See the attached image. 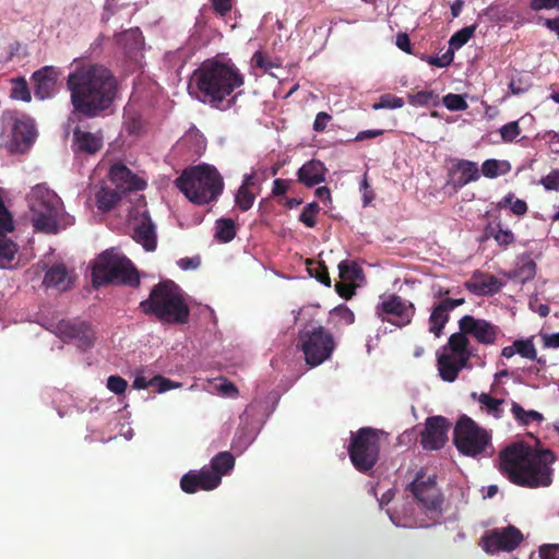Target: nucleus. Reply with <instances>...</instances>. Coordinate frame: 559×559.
Segmentation results:
<instances>
[{
	"label": "nucleus",
	"instance_id": "nucleus-55",
	"mask_svg": "<svg viewBox=\"0 0 559 559\" xmlns=\"http://www.w3.org/2000/svg\"><path fill=\"white\" fill-rule=\"evenodd\" d=\"M454 52L448 49L441 57L427 56L425 60L430 64L438 68H444L453 62Z\"/></svg>",
	"mask_w": 559,
	"mask_h": 559
},
{
	"label": "nucleus",
	"instance_id": "nucleus-27",
	"mask_svg": "<svg viewBox=\"0 0 559 559\" xmlns=\"http://www.w3.org/2000/svg\"><path fill=\"white\" fill-rule=\"evenodd\" d=\"M467 364H463L461 358L444 352L438 356V370L441 379L447 382H453L460 371L465 368Z\"/></svg>",
	"mask_w": 559,
	"mask_h": 559
},
{
	"label": "nucleus",
	"instance_id": "nucleus-64",
	"mask_svg": "<svg viewBox=\"0 0 559 559\" xmlns=\"http://www.w3.org/2000/svg\"><path fill=\"white\" fill-rule=\"evenodd\" d=\"M212 7L216 13L225 16L231 11L233 0H211Z\"/></svg>",
	"mask_w": 559,
	"mask_h": 559
},
{
	"label": "nucleus",
	"instance_id": "nucleus-18",
	"mask_svg": "<svg viewBox=\"0 0 559 559\" xmlns=\"http://www.w3.org/2000/svg\"><path fill=\"white\" fill-rule=\"evenodd\" d=\"M450 421L443 416H431L426 420L425 430L421 432L420 444L425 450H439L448 440Z\"/></svg>",
	"mask_w": 559,
	"mask_h": 559
},
{
	"label": "nucleus",
	"instance_id": "nucleus-40",
	"mask_svg": "<svg viewBox=\"0 0 559 559\" xmlns=\"http://www.w3.org/2000/svg\"><path fill=\"white\" fill-rule=\"evenodd\" d=\"M477 25L473 24L455 32L449 40V49L455 52L462 48L474 36Z\"/></svg>",
	"mask_w": 559,
	"mask_h": 559
},
{
	"label": "nucleus",
	"instance_id": "nucleus-32",
	"mask_svg": "<svg viewBox=\"0 0 559 559\" xmlns=\"http://www.w3.org/2000/svg\"><path fill=\"white\" fill-rule=\"evenodd\" d=\"M535 274L536 263L530 257H523L510 274V278L524 284L532 281Z\"/></svg>",
	"mask_w": 559,
	"mask_h": 559
},
{
	"label": "nucleus",
	"instance_id": "nucleus-53",
	"mask_svg": "<svg viewBox=\"0 0 559 559\" xmlns=\"http://www.w3.org/2000/svg\"><path fill=\"white\" fill-rule=\"evenodd\" d=\"M13 229V217L4 205L3 199L0 195V230L12 231Z\"/></svg>",
	"mask_w": 559,
	"mask_h": 559
},
{
	"label": "nucleus",
	"instance_id": "nucleus-58",
	"mask_svg": "<svg viewBox=\"0 0 559 559\" xmlns=\"http://www.w3.org/2000/svg\"><path fill=\"white\" fill-rule=\"evenodd\" d=\"M530 8L533 11H542V10H559V0H531Z\"/></svg>",
	"mask_w": 559,
	"mask_h": 559
},
{
	"label": "nucleus",
	"instance_id": "nucleus-63",
	"mask_svg": "<svg viewBox=\"0 0 559 559\" xmlns=\"http://www.w3.org/2000/svg\"><path fill=\"white\" fill-rule=\"evenodd\" d=\"M335 289L337 294L345 299H350L355 294V286L349 282L342 281L336 283Z\"/></svg>",
	"mask_w": 559,
	"mask_h": 559
},
{
	"label": "nucleus",
	"instance_id": "nucleus-13",
	"mask_svg": "<svg viewBox=\"0 0 559 559\" xmlns=\"http://www.w3.org/2000/svg\"><path fill=\"white\" fill-rule=\"evenodd\" d=\"M64 343L75 344L81 350L91 348L96 340L92 325L79 318L62 319L46 326Z\"/></svg>",
	"mask_w": 559,
	"mask_h": 559
},
{
	"label": "nucleus",
	"instance_id": "nucleus-48",
	"mask_svg": "<svg viewBox=\"0 0 559 559\" xmlns=\"http://www.w3.org/2000/svg\"><path fill=\"white\" fill-rule=\"evenodd\" d=\"M254 200L255 194L252 191L246 189L245 187H239L235 197V203L242 212L250 210L254 203Z\"/></svg>",
	"mask_w": 559,
	"mask_h": 559
},
{
	"label": "nucleus",
	"instance_id": "nucleus-57",
	"mask_svg": "<svg viewBox=\"0 0 559 559\" xmlns=\"http://www.w3.org/2000/svg\"><path fill=\"white\" fill-rule=\"evenodd\" d=\"M540 559H559V544H544L539 547Z\"/></svg>",
	"mask_w": 559,
	"mask_h": 559
},
{
	"label": "nucleus",
	"instance_id": "nucleus-62",
	"mask_svg": "<svg viewBox=\"0 0 559 559\" xmlns=\"http://www.w3.org/2000/svg\"><path fill=\"white\" fill-rule=\"evenodd\" d=\"M252 61L257 67L263 69L265 72H270L272 68L277 67V64L270 61L261 51H257L253 55Z\"/></svg>",
	"mask_w": 559,
	"mask_h": 559
},
{
	"label": "nucleus",
	"instance_id": "nucleus-54",
	"mask_svg": "<svg viewBox=\"0 0 559 559\" xmlns=\"http://www.w3.org/2000/svg\"><path fill=\"white\" fill-rule=\"evenodd\" d=\"M521 133V129L518 121H511L500 129L501 139L504 142H512Z\"/></svg>",
	"mask_w": 559,
	"mask_h": 559
},
{
	"label": "nucleus",
	"instance_id": "nucleus-5",
	"mask_svg": "<svg viewBox=\"0 0 559 559\" xmlns=\"http://www.w3.org/2000/svg\"><path fill=\"white\" fill-rule=\"evenodd\" d=\"M175 183L187 199L198 205L216 201L224 189L223 177L207 164L186 168Z\"/></svg>",
	"mask_w": 559,
	"mask_h": 559
},
{
	"label": "nucleus",
	"instance_id": "nucleus-30",
	"mask_svg": "<svg viewBox=\"0 0 559 559\" xmlns=\"http://www.w3.org/2000/svg\"><path fill=\"white\" fill-rule=\"evenodd\" d=\"M464 286L467 290L478 296L493 294L499 290V282L493 275L481 276L479 278L474 277L465 282Z\"/></svg>",
	"mask_w": 559,
	"mask_h": 559
},
{
	"label": "nucleus",
	"instance_id": "nucleus-11",
	"mask_svg": "<svg viewBox=\"0 0 559 559\" xmlns=\"http://www.w3.org/2000/svg\"><path fill=\"white\" fill-rule=\"evenodd\" d=\"M299 346L307 365L317 367L332 356L336 344L332 333L323 326H317L299 333Z\"/></svg>",
	"mask_w": 559,
	"mask_h": 559
},
{
	"label": "nucleus",
	"instance_id": "nucleus-14",
	"mask_svg": "<svg viewBox=\"0 0 559 559\" xmlns=\"http://www.w3.org/2000/svg\"><path fill=\"white\" fill-rule=\"evenodd\" d=\"M523 539L524 536L518 527L508 525L487 531L481 537V547L487 554L509 552L518 548Z\"/></svg>",
	"mask_w": 559,
	"mask_h": 559
},
{
	"label": "nucleus",
	"instance_id": "nucleus-59",
	"mask_svg": "<svg viewBox=\"0 0 559 559\" xmlns=\"http://www.w3.org/2000/svg\"><path fill=\"white\" fill-rule=\"evenodd\" d=\"M153 383L157 388L159 393L166 392L170 389L179 388L181 384L177 382H173L169 379L164 378L163 376L153 377Z\"/></svg>",
	"mask_w": 559,
	"mask_h": 559
},
{
	"label": "nucleus",
	"instance_id": "nucleus-39",
	"mask_svg": "<svg viewBox=\"0 0 559 559\" xmlns=\"http://www.w3.org/2000/svg\"><path fill=\"white\" fill-rule=\"evenodd\" d=\"M511 412L518 423L523 426H528L532 421L540 423L544 419V416L540 413L536 411H525L516 402H512Z\"/></svg>",
	"mask_w": 559,
	"mask_h": 559
},
{
	"label": "nucleus",
	"instance_id": "nucleus-56",
	"mask_svg": "<svg viewBox=\"0 0 559 559\" xmlns=\"http://www.w3.org/2000/svg\"><path fill=\"white\" fill-rule=\"evenodd\" d=\"M128 382L120 376H110L107 379V389L112 393L120 395L126 392Z\"/></svg>",
	"mask_w": 559,
	"mask_h": 559
},
{
	"label": "nucleus",
	"instance_id": "nucleus-37",
	"mask_svg": "<svg viewBox=\"0 0 559 559\" xmlns=\"http://www.w3.org/2000/svg\"><path fill=\"white\" fill-rule=\"evenodd\" d=\"M236 225L231 218H219L215 223V238L223 243L231 241L236 237Z\"/></svg>",
	"mask_w": 559,
	"mask_h": 559
},
{
	"label": "nucleus",
	"instance_id": "nucleus-17",
	"mask_svg": "<svg viewBox=\"0 0 559 559\" xmlns=\"http://www.w3.org/2000/svg\"><path fill=\"white\" fill-rule=\"evenodd\" d=\"M10 136L9 153L25 152L36 138L34 121L29 118H19L16 112L12 111Z\"/></svg>",
	"mask_w": 559,
	"mask_h": 559
},
{
	"label": "nucleus",
	"instance_id": "nucleus-6",
	"mask_svg": "<svg viewBox=\"0 0 559 559\" xmlns=\"http://www.w3.org/2000/svg\"><path fill=\"white\" fill-rule=\"evenodd\" d=\"M92 281L95 287L115 283L131 287L140 285V276L132 262L114 250L100 253L92 269Z\"/></svg>",
	"mask_w": 559,
	"mask_h": 559
},
{
	"label": "nucleus",
	"instance_id": "nucleus-36",
	"mask_svg": "<svg viewBox=\"0 0 559 559\" xmlns=\"http://www.w3.org/2000/svg\"><path fill=\"white\" fill-rule=\"evenodd\" d=\"M95 198L97 207L102 212H109L120 201L119 192L108 187H102Z\"/></svg>",
	"mask_w": 559,
	"mask_h": 559
},
{
	"label": "nucleus",
	"instance_id": "nucleus-4",
	"mask_svg": "<svg viewBox=\"0 0 559 559\" xmlns=\"http://www.w3.org/2000/svg\"><path fill=\"white\" fill-rule=\"evenodd\" d=\"M140 309L162 323L185 324L190 317L180 287L170 280L154 285L148 298L140 302Z\"/></svg>",
	"mask_w": 559,
	"mask_h": 559
},
{
	"label": "nucleus",
	"instance_id": "nucleus-8",
	"mask_svg": "<svg viewBox=\"0 0 559 559\" xmlns=\"http://www.w3.org/2000/svg\"><path fill=\"white\" fill-rule=\"evenodd\" d=\"M383 435L382 430L371 427H362L350 433L347 452L358 472L368 473L377 465L380 459V438Z\"/></svg>",
	"mask_w": 559,
	"mask_h": 559
},
{
	"label": "nucleus",
	"instance_id": "nucleus-41",
	"mask_svg": "<svg viewBox=\"0 0 559 559\" xmlns=\"http://www.w3.org/2000/svg\"><path fill=\"white\" fill-rule=\"evenodd\" d=\"M340 277L344 282L354 283L361 274L362 270L355 261L344 260L338 264Z\"/></svg>",
	"mask_w": 559,
	"mask_h": 559
},
{
	"label": "nucleus",
	"instance_id": "nucleus-24",
	"mask_svg": "<svg viewBox=\"0 0 559 559\" xmlns=\"http://www.w3.org/2000/svg\"><path fill=\"white\" fill-rule=\"evenodd\" d=\"M109 179L122 191H139L146 186L145 181L134 175L126 165L114 164L109 169Z\"/></svg>",
	"mask_w": 559,
	"mask_h": 559
},
{
	"label": "nucleus",
	"instance_id": "nucleus-43",
	"mask_svg": "<svg viewBox=\"0 0 559 559\" xmlns=\"http://www.w3.org/2000/svg\"><path fill=\"white\" fill-rule=\"evenodd\" d=\"M439 100L438 94L433 91H419L408 95V102L413 106L437 105Z\"/></svg>",
	"mask_w": 559,
	"mask_h": 559
},
{
	"label": "nucleus",
	"instance_id": "nucleus-1",
	"mask_svg": "<svg viewBox=\"0 0 559 559\" xmlns=\"http://www.w3.org/2000/svg\"><path fill=\"white\" fill-rule=\"evenodd\" d=\"M67 88L73 114L92 119L112 106L118 96V80L102 64H84L69 73Z\"/></svg>",
	"mask_w": 559,
	"mask_h": 559
},
{
	"label": "nucleus",
	"instance_id": "nucleus-50",
	"mask_svg": "<svg viewBox=\"0 0 559 559\" xmlns=\"http://www.w3.org/2000/svg\"><path fill=\"white\" fill-rule=\"evenodd\" d=\"M443 105L449 109L453 111H461L465 110L468 105L464 97L459 94L449 93L443 97Z\"/></svg>",
	"mask_w": 559,
	"mask_h": 559
},
{
	"label": "nucleus",
	"instance_id": "nucleus-20",
	"mask_svg": "<svg viewBox=\"0 0 559 559\" xmlns=\"http://www.w3.org/2000/svg\"><path fill=\"white\" fill-rule=\"evenodd\" d=\"M465 304L464 298H443L433 304L429 317V331L439 337L450 319V311Z\"/></svg>",
	"mask_w": 559,
	"mask_h": 559
},
{
	"label": "nucleus",
	"instance_id": "nucleus-61",
	"mask_svg": "<svg viewBox=\"0 0 559 559\" xmlns=\"http://www.w3.org/2000/svg\"><path fill=\"white\" fill-rule=\"evenodd\" d=\"M332 120V116L325 111H320L313 121V130L316 132H323L328 123Z\"/></svg>",
	"mask_w": 559,
	"mask_h": 559
},
{
	"label": "nucleus",
	"instance_id": "nucleus-60",
	"mask_svg": "<svg viewBox=\"0 0 559 559\" xmlns=\"http://www.w3.org/2000/svg\"><path fill=\"white\" fill-rule=\"evenodd\" d=\"M542 185L546 190H559V170H552L546 177L542 178Z\"/></svg>",
	"mask_w": 559,
	"mask_h": 559
},
{
	"label": "nucleus",
	"instance_id": "nucleus-35",
	"mask_svg": "<svg viewBox=\"0 0 559 559\" xmlns=\"http://www.w3.org/2000/svg\"><path fill=\"white\" fill-rule=\"evenodd\" d=\"M485 236L493 238L498 246L507 248L515 241V236L510 229H503L501 224H488L485 228Z\"/></svg>",
	"mask_w": 559,
	"mask_h": 559
},
{
	"label": "nucleus",
	"instance_id": "nucleus-16",
	"mask_svg": "<svg viewBox=\"0 0 559 559\" xmlns=\"http://www.w3.org/2000/svg\"><path fill=\"white\" fill-rule=\"evenodd\" d=\"M132 238L146 251H154L157 246L156 228L147 211L133 210L130 213Z\"/></svg>",
	"mask_w": 559,
	"mask_h": 559
},
{
	"label": "nucleus",
	"instance_id": "nucleus-38",
	"mask_svg": "<svg viewBox=\"0 0 559 559\" xmlns=\"http://www.w3.org/2000/svg\"><path fill=\"white\" fill-rule=\"evenodd\" d=\"M510 164L507 160H498L495 158L486 159L481 165V174L486 178H497L510 171Z\"/></svg>",
	"mask_w": 559,
	"mask_h": 559
},
{
	"label": "nucleus",
	"instance_id": "nucleus-12",
	"mask_svg": "<svg viewBox=\"0 0 559 559\" xmlns=\"http://www.w3.org/2000/svg\"><path fill=\"white\" fill-rule=\"evenodd\" d=\"M376 316L382 321L405 328L413 322L416 314L415 305L397 294L381 295L376 306Z\"/></svg>",
	"mask_w": 559,
	"mask_h": 559
},
{
	"label": "nucleus",
	"instance_id": "nucleus-10",
	"mask_svg": "<svg viewBox=\"0 0 559 559\" xmlns=\"http://www.w3.org/2000/svg\"><path fill=\"white\" fill-rule=\"evenodd\" d=\"M32 223L37 231L56 234L58 231V215L60 199L55 192L37 189L29 199Z\"/></svg>",
	"mask_w": 559,
	"mask_h": 559
},
{
	"label": "nucleus",
	"instance_id": "nucleus-29",
	"mask_svg": "<svg viewBox=\"0 0 559 559\" xmlns=\"http://www.w3.org/2000/svg\"><path fill=\"white\" fill-rule=\"evenodd\" d=\"M471 396L472 399L478 401V403L480 404V411L483 413L496 419H501L503 417V404L506 403V400L496 399L491 396L489 393L477 394L476 392H473Z\"/></svg>",
	"mask_w": 559,
	"mask_h": 559
},
{
	"label": "nucleus",
	"instance_id": "nucleus-42",
	"mask_svg": "<svg viewBox=\"0 0 559 559\" xmlns=\"http://www.w3.org/2000/svg\"><path fill=\"white\" fill-rule=\"evenodd\" d=\"M123 118V124L129 134L138 135L142 132L144 128V121L138 111L126 110Z\"/></svg>",
	"mask_w": 559,
	"mask_h": 559
},
{
	"label": "nucleus",
	"instance_id": "nucleus-2",
	"mask_svg": "<svg viewBox=\"0 0 559 559\" xmlns=\"http://www.w3.org/2000/svg\"><path fill=\"white\" fill-rule=\"evenodd\" d=\"M499 459L501 474L516 486L548 487L552 481L551 465L556 456L551 450H539L520 441L506 447Z\"/></svg>",
	"mask_w": 559,
	"mask_h": 559
},
{
	"label": "nucleus",
	"instance_id": "nucleus-51",
	"mask_svg": "<svg viewBox=\"0 0 559 559\" xmlns=\"http://www.w3.org/2000/svg\"><path fill=\"white\" fill-rule=\"evenodd\" d=\"M516 353L527 359L535 360L537 356L534 343L531 340H518L515 341Z\"/></svg>",
	"mask_w": 559,
	"mask_h": 559
},
{
	"label": "nucleus",
	"instance_id": "nucleus-19",
	"mask_svg": "<svg viewBox=\"0 0 559 559\" xmlns=\"http://www.w3.org/2000/svg\"><path fill=\"white\" fill-rule=\"evenodd\" d=\"M221 485L218 475L212 474L210 469L190 471L180 479V488L186 493H195L199 490H213Z\"/></svg>",
	"mask_w": 559,
	"mask_h": 559
},
{
	"label": "nucleus",
	"instance_id": "nucleus-28",
	"mask_svg": "<svg viewBox=\"0 0 559 559\" xmlns=\"http://www.w3.org/2000/svg\"><path fill=\"white\" fill-rule=\"evenodd\" d=\"M467 336V333H463L462 331L453 333L448 340L447 347H444V352L449 349L450 352L448 354L457 356L461 358L463 364H468V360L472 357V353L468 348L469 340Z\"/></svg>",
	"mask_w": 559,
	"mask_h": 559
},
{
	"label": "nucleus",
	"instance_id": "nucleus-22",
	"mask_svg": "<svg viewBox=\"0 0 559 559\" xmlns=\"http://www.w3.org/2000/svg\"><path fill=\"white\" fill-rule=\"evenodd\" d=\"M449 176L451 177L453 188L461 189L469 182L477 181L480 178V173L475 162L452 158Z\"/></svg>",
	"mask_w": 559,
	"mask_h": 559
},
{
	"label": "nucleus",
	"instance_id": "nucleus-31",
	"mask_svg": "<svg viewBox=\"0 0 559 559\" xmlns=\"http://www.w3.org/2000/svg\"><path fill=\"white\" fill-rule=\"evenodd\" d=\"M117 40L123 46L128 55L140 50L144 44L143 35L138 27L122 32L117 36Z\"/></svg>",
	"mask_w": 559,
	"mask_h": 559
},
{
	"label": "nucleus",
	"instance_id": "nucleus-23",
	"mask_svg": "<svg viewBox=\"0 0 559 559\" xmlns=\"http://www.w3.org/2000/svg\"><path fill=\"white\" fill-rule=\"evenodd\" d=\"M75 277L74 271L69 270L64 263H56L46 271L43 285L46 288L67 292L73 287Z\"/></svg>",
	"mask_w": 559,
	"mask_h": 559
},
{
	"label": "nucleus",
	"instance_id": "nucleus-25",
	"mask_svg": "<svg viewBox=\"0 0 559 559\" xmlns=\"http://www.w3.org/2000/svg\"><path fill=\"white\" fill-rule=\"evenodd\" d=\"M34 94L38 99H46L52 96L58 73L53 67H44L33 73Z\"/></svg>",
	"mask_w": 559,
	"mask_h": 559
},
{
	"label": "nucleus",
	"instance_id": "nucleus-3",
	"mask_svg": "<svg viewBox=\"0 0 559 559\" xmlns=\"http://www.w3.org/2000/svg\"><path fill=\"white\" fill-rule=\"evenodd\" d=\"M192 82L198 88V98L218 108L223 100L243 85L245 78L230 61L207 59L193 71Z\"/></svg>",
	"mask_w": 559,
	"mask_h": 559
},
{
	"label": "nucleus",
	"instance_id": "nucleus-21",
	"mask_svg": "<svg viewBox=\"0 0 559 559\" xmlns=\"http://www.w3.org/2000/svg\"><path fill=\"white\" fill-rule=\"evenodd\" d=\"M103 145L104 138L100 131L93 133L79 127L73 130L71 148L75 156L95 155L103 148Z\"/></svg>",
	"mask_w": 559,
	"mask_h": 559
},
{
	"label": "nucleus",
	"instance_id": "nucleus-52",
	"mask_svg": "<svg viewBox=\"0 0 559 559\" xmlns=\"http://www.w3.org/2000/svg\"><path fill=\"white\" fill-rule=\"evenodd\" d=\"M331 314L333 317L337 318L338 322H341V323H343L345 325L353 324L354 321H355L354 312L348 307H346L344 305L335 307L331 311Z\"/></svg>",
	"mask_w": 559,
	"mask_h": 559
},
{
	"label": "nucleus",
	"instance_id": "nucleus-9",
	"mask_svg": "<svg viewBox=\"0 0 559 559\" xmlns=\"http://www.w3.org/2000/svg\"><path fill=\"white\" fill-rule=\"evenodd\" d=\"M408 490L428 518V522L421 526L429 527L440 523L443 516L444 498L437 486L436 476L426 477L425 473L419 471L409 484Z\"/></svg>",
	"mask_w": 559,
	"mask_h": 559
},
{
	"label": "nucleus",
	"instance_id": "nucleus-7",
	"mask_svg": "<svg viewBox=\"0 0 559 559\" xmlns=\"http://www.w3.org/2000/svg\"><path fill=\"white\" fill-rule=\"evenodd\" d=\"M453 443L457 451L466 456H491L493 447L491 433L481 428L467 415H461L453 430Z\"/></svg>",
	"mask_w": 559,
	"mask_h": 559
},
{
	"label": "nucleus",
	"instance_id": "nucleus-33",
	"mask_svg": "<svg viewBox=\"0 0 559 559\" xmlns=\"http://www.w3.org/2000/svg\"><path fill=\"white\" fill-rule=\"evenodd\" d=\"M8 231L0 230V267H8L17 253V245L7 236Z\"/></svg>",
	"mask_w": 559,
	"mask_h": 559
},
{
	"label": "nucleus",
	"instance_id": "nucleus-47",
	"mask_svg": "<svg viewBox=\"0 0 559 559\" xmlns=\"http://www.w3.org/2000/svg\"><path fill=\"white\" fill-rule=\"evenodd\" d=\"M405 102L402 97L392 95V94H383L380 96L379 102L372 105V109H397L404 106Z\"/></svg>",
	"mask_w": 559,
	"mask_h": 559
},
{
	"label": "nucleus",
	"instance_id": "nucleus-15",
	"mask_svg": "<svg viewBox=\"0 0 559 559\" xmlns=\"http://www.w3.org/2000/svg\"><path fill=\"white\" fill-rule=\"evenodd\" d=\"M459 329L463 333H467L477 343L489 346L497 343L502 335L500 326L485 320L478 319L471 314H465L459 320Z\"/></svg>",
	"mask_w": 559,
	"mask_h": 559
},
{
	"label": "nucleus",
	"instance_id": "nucleus-44",
	"mask_svg": "<svg viewBox=\"0 0 559 559\" xmlns=\"http://www.w3.org/2000/svg\"><path fill=\"white\" fill-rule=\"evenodd\" d=\"M308 272L310 276L314 277L317 281L322 283L323 285L331 287V278L329 275L328 266L324 262H308Z\"/></svg>",
	"mask_w": 559,
	"mask_h": 559
},
{
	"label": "nucleus",
	"instance_id": "nucleus-26",
	"mask_svg": "<svg viewBox=\"0 0 559 559\" xmlns=\"http://www.w3.org/2000/svg\"><path fill=\"white\" fill-rule=\"evenodd\" d=\"M328 169L319 159H311L305 163L297 171L298 181L306 187H314L325 181Z\"/></svg>",
	"mask_w": 559,
	"mask_h": 559
},
{
	"label": "nucleus",
	"instance_id": "nucleus-46",
	"mask_svg": "<svg viewBox=\"0 0 559 559\" xmlns=\"http://www.w3.org/2000/svg\"><path fill=\"white\" fill-rule=\"evenodd\" d=\"M11 97L17 100L29 102L32 99L27 82L24 78L13 80Z\"/></svg>",
	"mask_w": 559,
	"mask_h": 559
},
{
	"label": "nucleus",
	"instance_id": "nucleus-45",
	"mask_svg": "<svg viewBox=\"0 0 559 559\" xmlns=\"http://www.w3.org/2000/svg\"><path fill=\"white\" fill-rule=\"evenodd\" d=\"M12 127V111H4L0 117V147L9 152L10 131Z\"/></svg>",
	"mask_w": 559,
	"mask_h": 559
},
{
	"label": "nucleus",
	"instance_id": "nucleus-34",
	"mask_svg": "<svg viewBox=\"0 0 559 559\" xmlns=\"http://www.w3.org/2000/svg\"><path fill=\"white\" fill-rule=\"evenodd\" d=\"M235 466V457L228 451H223L216 454L211 461V472L214 475H218L222 480V476L229 473Z\"/></svg>",
	"mask_w": 559,
	"mask_h": 559
},
{
	"label": "nucleus",
	"instance_id": "nucleus-49",
	"mask_svg": "<svg viewBox=\"0 0 559 559\" xmlns=\"http://www.w3.org/2000/svg\"><path fill=\"white\" fill-rule=\"evenodd\" d=\"M320 212V206L317 202L307 204L299 215V221L307 227L313 228L317 225V215Z\"/></svg>",
	"mask_w": 559,
	"mask_h": 559
}]
</instances>
